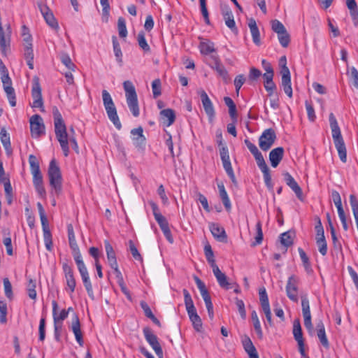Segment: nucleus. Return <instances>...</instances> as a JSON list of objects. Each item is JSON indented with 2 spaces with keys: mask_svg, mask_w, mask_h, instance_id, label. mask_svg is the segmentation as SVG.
<instances>
[{
  "mask_svg": "<svg viewBox=\"0 0 358 358\" xmlns=\"http://www.w3.org/2000/svg\"><path fill=\"white\" fill-rule=\"evenodd\" d=\"M278 38L279 40V42L280 45L283 48H287L290 42V36L287 31V30L284 31L283 32L278 34Z\"/></svg>",
  "mask_w": 358,
  "mask_h": 358,
  "instance_id": "nucleus-57",
  "label": "nucleus"
},
{
  "mask_svg": "<svg viewBox=\"0 0 358 358\" xmlns=\"http://www.w3.org/2000/svg\"><path fill=\"white\" fill-rule=\"evenodd\" d=\"M117 29L120 38H125L127 36L125 19L120 17L117 20Z\"/></svg>",
  "mask_w": 358,
  "mask_h": 358,
  "instance_id": "nucleus-48",
  "label": "nucleus"
},
{
  "mask_svg": "<svg viewBox=\"0 0 358 358\" xmlns=\"http://www.w3.org/2000/svg\"><path fill=\"white\" fill-rule=\"evenodd\" d=\"M204 252H205V256L206 257V259H207L208 262L210 264L212 269L214 268V266H218L215 263V260L214 258V254H213V250L211 248V246L209 244L205 245Z\"/></svg>",
  "mask_w": 358,
  "mask_h": 358,
  "instance_id": "nucleus-46",
  "label": "nucleus"
},
{
  "mask_svg": "<svg viewBox=\"0 0 358 358\" xmlns=\"http://www.w3.org/2000/svg\"><path fill=\"white\" fill-rule=\"evenodd\" d=\"M125 96L128 107L134 117H138L140 114L137 94L133 83L127 80L123 83Z\"/></svg>",
  "mask_w": 358,
  "mask_h": 358,
  "instance_id": "nucleus-7",
  "label": "nucleus"
},
{
  "mask_svg": "<svg viewBox=\"0 0 358 358\" xmlns=\"http://www.w3.org/2000/svg\"><path fill=\"white\" fill-rule=\"evenodd\" d=\"M200 52L202 55H208L215 52V44L209 40L201 41L199 45Z\"/></svg>",
  "mask_w": 358,
  "mask_h": 358,
  "instance_id": "nucleus-38",
  "label": "nucleus"
},
{
  "mask_svg": "<svg viewBox=\"0 0 358 358\" xmlns=\"http://www.w3.org/2000/svg\"><path fill=\"white\" fill-rule=\"evenodd\" d=\"M259 301H260L262 308L264 307V306H270L268 295L266 293V290L264 287H262L259 289Z\"/></svg>",
  "mask_w": 358,
  "mask_h": 358,
  "instance_id": "nucleus-60",
  "label": "nucleus"
},
{
  "mask_svg": "<svg viewBox=\"0 0 358 358\" xmlns=\"http://www.w3.org/2000/svg\"><path fill=\"white\" fill-rule=\"evenodd\" d=\"M298 252H299L300 258L301 259V262L303 263V266L306 271L308 273H310L313 272V269H312V267H311V264H310L309 258L307 256V255L305 252V251L301 248H298Z\"/></svg>",
  "mask_w": 358,
  "mask_h": 358,
  "instance_id": "nucleus-44",
  "label": "nucleus"
},
{
  "mask_svg": "<svg viewBox=\"0 0 358 358\" xmlns=\"http://www.w3.org/2000/svg\"><path fill=\"white\" fill-rule=\"evenodd\" d=\"M0 74H1V80L2 83L8 82L11 80L9 76L8 71L3 62L2 59H0Z\"/></svg>",
  "mask_w": 358,
  "mask_h": 358,
  "instance_id": "nucleus-55",
  "label": "nucleus"
},
{
  "mask_svg": "<svg viewBox=\"0 0 358 358\" xmlns=\"http://www.w3.org/2000/svg\"><path fill=\"white\" fill-rule=\"evenodd\" d=\"M7 304L4 301L0 300V323L5 324L7 322Z\"/></svg>",
  "mask_w": 358,
  "mask_h": 358,
  "instance_id": "nucleus-59",
  "label": "nucleus"
},
{
  "mask_svg": "<svg viewBox=\"0 0 358 358\" xmlns=\"http://www.w3.org/2000/svg\"><path fill=\"white\" fill-rule=\"evenodd\" d=\"M282 76L281 86L285 93L289 97H292V87L291 83V75L288 67H285L280 73Z\"/></svg>",
  "mask_w": 358,
  "mask_h": 358,
  "instance_id": "nucleus-20",
  "label": "nucleus"
},
{
  "mask_svg": "<svg viewBox=\"0 0 358 358\" xmlns=\"http://www.w3.org/2000/svg\"><path fill=\"white\" fill-rule=\"evenodd\" d=\"M3 90L6 94L9 103L12 107L16 106V96L14 88L12 87V80L3 83Z\"/></svg>",
  "mask_w": 358,
  "mask_h": 358,
  "instance_id": "nucleus-30",
  "label": "nucleus"
},
{
  "mask_svg": "<svg viewBox=\"0 0 358 358\" xmlns=\"http://www.w3.org/2000/svg\"><path fill=\"white\" fill-rule=\"evenodd\" d=\"M346 5L354 25L358 27V7L355 0H346Z\"/></svg>",
  "mask_w": 358,
  "mask_h": 358,
  "instance_id": "nucleus-34",
  "label": "nucleus"
},
{
  "mask_svg": "<svg viewBox=\"0 0 358 358\" xmlns=\"http://www.w3.org/2000/svg\"><path fill=\"white\" fill-rule=\"evenodd\" d=\"M152 90L154 98L161 95V81L159 79H155L152 83Z\"/></svg>",
  "mask_w": 358,
  "mask_h": 358,
  "instance_id": "nucleus-64",
  "label": "nucleus"
},
{
  "mask_svg": "<svg viewBox=\"0 0 358 358\" xmlns=\"http://www.w3.org/2000/svg\"><path fill=\"white\" fill-rule=\"evenodd\" d=\"M43 240L45 248L48 251H52V234L50 232V229H43Z\"/></svg>",
  "mask_w": 358,
  "mask_h": 358,
  "instance_id": "nucleus-49",
  "label": "nucleus"
},
{
  "mask_svg": "<svg viewBox=\"0 0 358 358\" xmlns=\"http://www.w3.org/2000/svg\"><path fill=\"white\" fill-rule=\"evenodd\" d=\"M272 30L277 34H280L286 30L283 24L278 20H273L271 21Z\"/></svg>",
  "mask_w": 358,
  "mask_h": 358,
  "instance_id": "nucleus-61",
  "label": "nucleus"
},
{
  "mask_svg": "<svg viewBox=\"0 0 358 358\" xmlns=\"http://www.w3.org/2000/svg\"><path fill=\"white\" fill-rule=\"evenodd\" d=\"M68 238L70 248L73 252L75 262H76L78 260H83V257L80 252L79 247L76 240L73 229L71 225L68 227Z\"/></svg>",
  "mask_w": 358,
  "mask_h": 358,
  "instance_id": "nucleus-18",
  "label": "nucleus"
},
{
  "mask_svg": "<svg viewBox=\"0 0 358 358\" xmlns=\"http://www.w3.org/2000/svg\"><path fill=\"white\" fill-rule=\"evenodd\" d=\"M242 343L244 350L248 355L249 358H259L257 351L248 336H245Z\"/></svg>",
  "mask_w": 358,
  "mask_h": 358,
  "instance_id": "nucleus-29",
  "label": "nucleus"
},
{
  "mask_svg": "<svg viewBox=\"0 0 358 358\" xmlns=\"http://www.w3.org/2000/svg\"><path fill=\"white\" fill-rule=\"evenodd\" d=\"M31 96L33 98V103L31 106L33 108H39L43 112V101L41 94V87L39 82V78L34 76L32 80Z\"/></svg>",
  "mask_w": 358,
  "mask_h": 358,
  "instance_id": "nucleus-8",
  "label": "nucleus"
},
{
  "mask_svg": "<svg viewBox=\"0 0 358 358\" xmlns=\"http://www.w3.org/2000/svg\"><path fill=\"white\" fill-rule=\"evenodd\" d=\"M112 41H113V52H114L115 56L116 57V60L120 64H122V52L121 50L120 45L117 40V37L113 36L112 37Z\"/></svg>",
  "mask_w": 358,
  "mask_h": 358,
  "instance_id": "nucleus-45",
  "label": "nucleus"
},
{
  "mask_svg": "<svg viewBox=\"0 0 358 358\" xmlns=\"http://www.w3.org/2000/svg\"><path fill=\"white\" fill-rule=\"evenodd\" d=\"M162 124L166 127H170L176 120V115L173 110L167 108L160 112Z\"/></svg>",
  "mask_w": 358,
  "mask_h": 358,
  "instance_id": "nucleus-27",
  "label": "nucleus"
},
{
  "mask_svg": "<svg viewBox=\"0 0 358 358\" xmlns=\"http://www.w3.org/2000/svg\"><path fill=\"white\" fill-rule=\"evenodd\" d=\"M248 27L250 28L254 43L256 45H259L260 34L256 21L251 18L248 22Z\"/></svg>",
  "mask_w": 358,
  "mask_h": 358,
  "instance_id": "nucleus-36",
  "label": "nucleus"
},
{
  "mask_svg": "<svg viewBox=\"0 0 358 358\" xmlns=\"http://www.w3.org/2000/svg\"><path fill=\"white\" fill-rule=\"evenodd\" d=\"M293 336L297 343H304L302 329L299 320H295L293 323Z\"/></svg>",
  "mask_w": 358,
  "mask_h": 358,
  "instance_id": "nucleus-40",
  "label": "nucleus"
},
{
  "mask_svg": "<svg viewBox=\"0 0 358 358\" xmlns=\"http://www.w3.org/2000/svg\"><path fill=\"white\" fill-rule=\"evenodd\" d=\"M31 134L33 137L37 138L45 133V124L41 115L36 114L29 120Z\"/></svg>",
  "mask_w": 358,
  "mask_h": 358,
  "instance_id": "nucleus-13",
  "label": "nucleus"
},
{
  "mask_svg": "<svg viewBox=\"0 0 358 358\" xmlns=\"http://www.w3.org/2000/svg\"><path fill=\"white\" fill-rule=\"evenodd\" d=\"M71 329L74 334L75 338L80 346L84 345L83 334L80 329V323L77 314H74L72 317Z\"/></svg>",
  "mask_w": 358,
  "mask_h": 358,
  "instance_id": "nucleus-21",
  "label": "nucleus"
},
{
  "mask_svg": "<svg viewBox=\"0 0 358 358\" xmlns=\"http://www.w3.org/2000/svg\"><path fill=\"white\" fill-rule=\"evenodd\" d=\"M300 279L295 275H292L288 278L286 285V293L287 297L293 302L297 303L299 301V284Z\"/></svg>",
  "mask_w": 358,
  "mask_h": 358,
  "instance_id": "nucleus-10",
  "label": "nucleus"
},
{
  "mask_svg": "<svg viewBox=\"0 0 358 358\" xmlns=\"http://www.w3.org/2000/svg\"><path fill=\"white\" fill-rule=\"evenodd\" d=\"M48 176L50 185L52 187L51 194L53 195H59L62 190V176L59 166L55 159L50 162Z\"/></svg>",
  "mask_w": 358,
  "mask_h": 358,
  "instance_id": "nucleus-4",
  "label": "nucleus"
},
{
  "mask_svg": "<svg viewBox=\"0 0 358 358\" xmlns=\"http://www.w3.org/2000/svg\"><path fill=\"white\" fill-rule=\"evenodd\" d=\"M251 319L253 323L254 329L259 339L263 338V331L261 327L260 321L259 320L257 313L255 310H253L251 313Z\"/></svg>",
  "mask_w": 358,
  "mask_h": 358,
  "instance_id": "nucleus-42",
  "label": "nucleus"
},
{
  "mask_svg": "<svg viewBox=\"0 0 358 358\" xmlns=\"http://www.w3.org/2000/svg\"><path fill=\"white\" fill-rule=\"evenodd\" d=\"M103 103L108 119L113 122L115 128L120 130L122 124L117 113V110L109 92L103 90L102 91Z\"/></svg>",
  "mask_w": 358,
  "mask_h": 358,
  "instance_id": "nucleus-6",
  "label": "nucleus"
},
{
  "mask_svg": "<svg viewBox=\"0 0 358 358\" xmlns=\"http://www.w3.org/2000/svg\"><path fill=\"white\" fill-rule=\"evenodd\" d=\"M210 232L213 236L220 241H225L227 236L223 227H220L218 224L211 223L209 225Z\"/></svg>",
  "mask_w": 358,
  "mask_h": 358,
  "instance_id": "nucleus-26",
  "label": "nucleus"
},
{
  "mask_svg": "<svg viewBox=\"0 0 358 358\" xmlns=\"http://www.w3.org/2000/svg\"><path fill=\"white\" fill-rule=\"evenodd\" d=\"M61 62L65 65L69 70L74 71L76 65L73 63L71 59L68 54H63L61 56Z\"/></svg>",
  "mask_w": 358,
  "mask_h": 358,
  "instance_id": "nucleus-63",
  "label": "nucleus"
},
{
  "mask_svg": "<svg viewBox=\"0 0 358 358\" xmlns=\"http://www.w3.org/2000/svg\"><path fill=\"white\" fill-rule=\"evenodd\" d=\"M327 218H328V221H329V227H330L331 236V238H332V241H333L334 248L336 250H341L342 246L336 236V231H335V229L331 223L329 214H327Z\"/></svg>",
  "mask_w": 358,
  "mask_h": 358,
  "instance_id": "nucleus-47",
  "label": "nucleus"
},
{
  "mask_svg": "<svg viewBox=\"0 0 358 358\" xmlns=\"http://www.w3.org/2000/svg\"><path fill=\"white\" fill-rule=\"evenodd\" d=\"M329 120L333 141L338 151V157L342 162L345 163L347 162L346 147L337 120L333 113L329 114Z\"/></svg>",
  "mask_w": 358,
  "mask_h": 358,
  "instance_id": "nucleus-3",
  "label": "nucleus"
},
{
  "mask_svg": "<svg viewBox=\"0 0 358 358\" xmlns=\"http://www.w3.org/2000/svg\"><path fill=\"white\" fill-rule=\"evenodd\" d=\"M31 173L33 176L34 185L43 183V176L40 170L38 161L36 156L30 155L29 157Z\"/></svg>",
  "mask_w": 358,
  "mask_h": 358,
  "instance_id": "nucleus-16",
  "label": "nucleus"
},
{
  "mask_svg": "<svg viewBox=\"0 0 358 358\" xmlns=\"http://www.w3.org/2000/svg\"><path fill=\"white\" fill-rule=\"evenodd\" d=\"M213 59L214 60V66L212 68L217 71L223 80L227 81L229 79V74L224 66L221 63L217 57H213Z\"/></svg>",
  "mask_w": 358,
  "mask_h": 358,
  "instance_id": "nucleus-35",
  "label": "nucleus"
},
{
  "mask_svg": "<svg viewBox=\"0 0 358 358\" xmlns=\"http://www.w3.org/2000/svg\"><path fill=\"white\" fill-rule=\"evenodd\" d=\"M52 115L56 138L59 143L64 156L67 157L69 154V135L67 134L66 124L57 107H53Z\"/></svg>",
  "mask_w": 358,
  "mask_h": 358,
  "instance_id": "nucleus-1",
  "label": "nucleus"
},
{
  "mask_svg": "<svg viewBox=\"0 0 358 358\" xmlns=\"http://www.w3.org/2000/svg\"><path fill=\"white\" fill-rule=\"evenodd\" d=\"M284 178L286 184L292 189V191L295 193L296 197L300 200H303L302 189L300 186L298 185L294 178L289 173H285L284 174Z\"/></svg>",
  "mask_w": 358,
  "mask_h": 358,
  "instance_id": "nucleus-22",
  "label": "nucleus"
},
{
  "mask_svg": "<svg viewBox=\"0 0 358 358\" xmlns=\"http://www.w3.org/2000/svg\"><path fill=\"white\" fill-rule=\"evenodd\" d=\"M52 317L54 323H58L59 322L64 321L66 318L68 317V311H66V309H63L60 311L59 314H57V308H58V304L56 301H52Z\"/></svg>",
  "mask_w": 358,
  "mask_h": 358,
  "instance_id": "nucleus-33",
  "label": "nucleus"
},
{
  "mask_svg": "<svg viewBox=\"0 0 358 358\" xmlns=\"http://www.w3.org/2000/svg\"><path fill=\"white\" fill-rule=\"evenodd\" d=\"M0 140L3 144L5 150L7 152H11V145L10 140V135L5 128H2L0 131Z\"/></svg>",
  "mask_w": 358,
  "mask_h": 358,
  "instance_id": "nucleus-43",
  "label": "nucleus"
},
{
  "mask_svg": "<svg viewBox=\"0 0 358 358\" xmlns=\"http://www.w3.org/2000/svg\"><path fill=\"white\" fill-rule=\"evenodd\" d=\"M217 188L219 190L220 199L224 208L227 211H229L231 208V204L224 184L222 182L218 183Z\"/></svg>",
  "mask_w": 358,
  "mask_h": 358,
  "instance_id": "nucleus-32",
  "label": "nucleus"
},
{
  "mask_svg": "<svg viewBox=\"0 0 358 358\" xmlns=\"http://www.w3.org/2000/svg\"><path fill=\"white\" fill-rule=\"evenodd\" d=\"M78 271L80 274L83 285L86 289V291L89 296L93 298V288L90 279L89 273L87 268L83 262V260H78L76 262Z\"/></svg>",
  "mask_w": 358,
  "mask_h": 358,
  "instance_id": "nucleus-12",
  "label": "nucleus"
},
{
  "mask_svg": "<svg viewBox=\"0 0 358 358\" xmlns=\"http://www.w3.org/2000/svg\"><path fill=\"white\" fill-rule=\"evenodd\" d=\"M212 270L219 285L222 288L229 289L231 287L230 286L231 284L228 282L227 275L220 271L218 266H214Z\"/></svg>",
  "mask_w": 358,
  "mask_h": 358,
  "instance_id": "nucleus-25",
  "label": "nucleus"
},
{
  "mask_svg": "<svg viewBox=\"0 0 358 358\" xmlns=\"http://www.w3.org/2000/svg\"><path fill=\"white\" fill-rule=\"evenodd\" d=\"M129 244V250L132 255V257L135 260L142 262L143 257L139 253L138 248L135 245L134 242L132 240H129L128 242Z\"/></svg>",
  "mask_w": 358,
  "mask_h": 358,
  "instance_id": "nucleus-51",
  "label": "nucleus"
},
{
  "mask_svg": "<svg viewBox=\"0 0 358 358\" xmlns=\"http://www.w3.org/2000/svg\"><path fill=\"white\" fill-rule=\"evenodd\" d=\"M221 13L226 25L231 30L236 29V23L231 8L227 5H222Z\"/></svg>",
  "mask_w": 358,
  "mask_h": 358,
  "instance_id": "nucleus-23",
  "label": "nucleus"
},
{
  "mask_svg": "<svg viewBox=\"0 0 358 358\" xmlns=\"http://www.w3.org/2000/svg\"><path fill=\"white\" fill-rule=\"evenodd\" d=\"M62 271L64 274L67 286L66 289L67 292H69L70 294H72L74 292L76 286V281L74 277L73 268L67 262H64L62 264Z\"/></svg>",
  "mask_w": 358,
  "mask_h": 358,
  "instance_id": "nucleus-15",
  "label": "nucleus"
},
{
  "mask_svg": "<svg viewBox=\"0 0 358 358\" xmlns=\"http://www.w3.org/2000/svg\"><path fill=\"white\" fill-rule=\"evenodd\" d=\"M280 243L287 248L293 244V240L289 231L284 232L281 234Z\"/></svg>",
  "mask_w": 358,
  "mask_h": 358,
  "instance_id": "nucleus-62",
  "label": "nucleus"
},
{
  "mask_svg": "<svg viewBox=\"0 0 358 358\" xmlns=\"http://www.w3.org/2000/svg\"><path fill=\"white\" fill-rule=\"evenodd\" d=\"M27 291L30 299L34 300L36 299V282L31 278L27 285Z\"/></svg>",
  "mask_w": 358,
  "mask_h": 358,
  "instance_id": "nucleus-53",
  "label": "nucleus"
},
{
  "mask_svg": "<svg viewBox=\"0 0 358 358\" xmlns=\"http://www.w3.org/2000/svg\"><path fill=\"white\" fill-rule=\"evenodd\" d=\"M143 332L146 341L152 348L156 355L159 358H162L163 351L158 341L157 336L153 334L152 331L149 327H145L143 329Z\"/></svg>",
  "mask_w": 358,
  "mask_h": 358,
  "instance_id": "nucleus-14",
  "label": "nucleus"
},
{
  "mask_svg": "<svg viewBox=\"0 0 358 358\" xmlns=\"http://www.w3.org/2000/svg\"><path fill=\"white\" fill-rule=\"evenodd\" d=\"M275 131L271 129H265L259 138V145L264 151L268 150L276 140Z\"/></svg>",
  "mask_w": 358,
  "mask_h": 358,
  "instance_id": "nucleus-11",
  "label": "nucleus"
},
{
  "mask_svg": "<svg viewBox=\"0 0 358 358\" xmlns=\"http://www.w3.org/2000/svg\"><path fill=\"white\" fill-rule=\"evenodd\" d=\"M220 155L224 169L231 179V182L234 184H236L237 181L230 162L228 148L225 145H222L220 149Z\"/></svg>",
  "mask_w": 358,
  "mask_h": 358,
  "instance_id": "nucleus-9",
  "label": "nucleus"
},
{
  "mask_svg": "<svg viewBox=\"0 0 358 358\" xmlns=\"http://www.w3.org/2000/svg\"><path fill=\"white\" fill-rule=\"evenodd\" d=\"M317 335L321 344L327 349L329 348V343L327 339L324 325L322 320L317 323Z\"/></svg>",
  "mask_w": 358,
  "mask_h": 358,
  "instance_id": "nucleus-31",
  "label": "nucleus"
},
{
  "mask_svg": "<svg viewBox=\"0 0 358 358\" xmlns=\"http://www.w3.org/2000/svg\"><path fill=\"white\" fill-rule=\"evenodd\" d=\"M137 41L138 45L144 52H150V48L146 41L145 33L143 31H140L138 33L137 36Z\"/></svg>",
  "mask_w": 358,
  "mask_h": 358,
  "instance_id": "nucleus-50",
  "label": "nucleus"
},
{
  "mask_svg": "<svg viewBox=\"0 0 358 358\" xmlns=\"http://www.w3.org/2000/svg\"><path fill=\"white\" fill-rule=\"evenodd\" d=\"M284 152L285 150L282 147L275 148L270 152L269 160L271 162V166L273 168H275L278 166V164L283 158Z\"/></svg>",
  "mask_w": 358,
  "mask_h": 358,
  "instance_id": "nucleus-24",
  "label": "nucleus"
},
{
  "mask_svg": "<svg viewBox=\"0 0 358 358\" xmlns=\"http://www.w3.org/2000/svg\"><path fill=\"white\" fill-rule=\"evenodd\" d=\"M3 287H4V292L6 296L10 299L12 300L13 298V293L12 289V285L11 283L8 278H5L3 280Z\"/></svg>",
  "mask_w": 358,
  "mask_h": 358,
  "instance_id": "nucleus-54",
  "label": "nucleus"
},
{
  "mask_svg": "<svg viewBox=\"0 0 358 358\" xmlns=\"http://www.w3.org/2000/svg\"><path fill=\"white\" fill-rule=\"evenodd\" d=\"M140 306L141 308L143 309L145 315L150 319L154 324L157 325L158 327H161V322L152 313L151 308L148 306V304L145 301H141L140 302Z\"/></svg>",
  "mask_w": 358,
  "mask_h": 358,
  "instance_id": "nucleus-37",
  "label": "nucleus"
},
{
  "mask_svg": "<svg viewBox=\"0 0 358 358\" xmlns=\"http://www.w3.org/2000/svg\"><path fill=\"white\" fill-rule=\"evenodd\" d=\"M24 56L30 69H34V51L32 45L24 46Z\"/></svg>",
  "mask_w": 358,
  "mask_h": 358,
  "instance_id": "nucleus-41",
  "label": "nucleus"
},
{
  "mask_svg": "<svg viewBox=\"0 0 358 358\" xmlns=\"http://www.w3.org/2000/svg\"><path fill=\"white\" fill-rule=\"evenodd\" d=\"M244 143L250 152L253 155L258 167L263 173L265 185L269 190H273V184L272 182L270 169L268 167L262 154L259 152L257 146L254 143H251L248 138L245 139Z\"/></svg>",
  "mask_w": 358,
  "mask_h": 358,
  "instance_id": "nucleus-2",
  "label": "nucleus"
},
{
  "mask_svg": "<svg viewBox=\"0 0 358 358\" xmlns=\"http://www.w3.org/2000/svg\"><path fill=\"white\" fill-rule=\"evenodd\" d=\"M162 229L165 238L166 240L170 243H172L173 242V238L171 234V231L169 229V222L166 221L165 223L162 224V226L159 227Z\"/></svg>",
  "mask_w": 358,
  "mask_h": 358,
  "instance_id": "nucleus-58",
  "label": "nucleus"
},
{
  "mask_svg": "<svg viewBox=\"0 0 358 358\" xmlns=\"http://www.w3.org/2000/svg\"><path fill=\"white\" fill-rule=\"evenodd\" d=\"M184 302L187 315L194 329L200 332L202 329V322L199 315L197 314L192 296L187 289H183Z\"/></svg>",
  "mask_w": 358,
  "mask_h": 358,
  "instance_id": "nucleus-5",
  "label": "nucleus"
},
{
  "mask_svg": "<svg viewBox=\"0 0 358 358\" xmlns=\"http://www.w3.org/2000/svg\"><path fill=\"white\" fill-rule=\"evenodd\" d=\"M131 134L133 136V142L136 147H141L145 145V137L143 135V130L141 127L136 129H133L131 131Z\"/></svg>",
  "mask_w": 358,
  "mask_h": 358,
  "instance_id": "nucleus-28",
  "label": "nucleus"
},
{
  "mask_svg": "<svg viewBox=\"0 0 358 358\" xmlns=\"http://www.w3.org/2000/svg\"><path fill=\"white\" fill-rule=\"evenodd\" d=\"M305 106L307 111L308 118L310 122H315L316 119V115L315 113V109L313 108V103L311 101H306Z\"/></svg>",
  "mask_w": 358,
  "mask_h": 358,
  "instance_id": "nucleus-56",
  "label": "nucleus"
},
{
  "mask_svg": "<svg viewBox=\"0 0 358 358\" xmlns=\"http://www.w3.org/2000/svg\"><path fill=\"white\" fill-rule=\"evenodd\" d=\"M149 204L152 208V213L155 220L157 221L159 227L162 226V224L165 223L167 221V220L164 216H163L161 214L157 205L154 201H149Z\"/></svg>",
  "mask_w": 358,
  "mask_h": 358,
  "instance_id": "nucleus-39",
  "label": "nucleus"
},
{
  "mask_svg": "<svg viewBox=\"0 0 358 358\" xmlns=\"http://www.w3.org/2000/svg\"><path fill=\"white\" fill-rule=\"evenodd\" d=\"M302 314L304 318V326L309 331L313 330L311 322V313L310 310L309 300L306 296H301Z\"/></svg>",
  "mask_w": 358,
  "mask_h": 358,
  "instance_id": "nucleus-17",
  "label": "nucleus"
},
{
  "mask_svg": "<svg viewBox=\"0 0 358 358\" xmlns=\"http://www.w3.org/2000/svg\"><path fill=\"white\" fill-rule=\"evenodd\" d=\"M347 75L349 76L352 85L358 90V71L357 69L354 66L351 67Z\"/></svg>",
  "mask_w": 358,
  "mask_h": 358,
  "instance_id": "nucleus-52",
  "label": "nucleus"
},
{
  "mask_svg": "<svg viewBox=\"0 0 358 358\" xmlns=\"http://www.w3.org/2000/svg\"><path fill=\"white\" fill-rule=\"evenodd\" d=\"M199 94H200L204 110L208 115L209 120L212 121L215 117V110L213 103L204 90H200Z\"/></svg>",
  "mask_w": 358,
  "mask_h": 358,
  "instance_id": "nucleus-19",
  "label": "nucleus"
}]
</instances>
